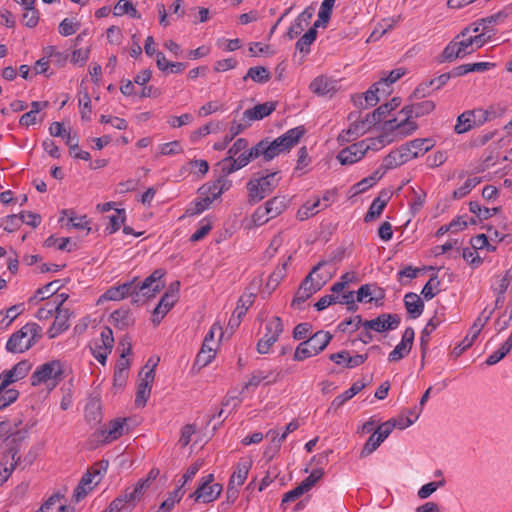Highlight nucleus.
Masks as SVG:
<instances>
[{
	"label": "nucleus",
	"mask_w": 512,
	"mask_h": 512,
	"mask_svg": "<svg viewBox=\"0 0 512 512\" xmlns=\"http://www.w3.org/2000/svg\"><path fill=\"white\" fill-rule=\"evenodd\" d=\"M126 421V418H116L111 420L107 427L100 431L103 441L105 443H110L120 438L125 431L128 430L126 427Z\"/></svg>",
	"instance_id": "6ab92c4d"
},
{
	"label": "nucleus",
	"mask_w": 512,
	"mask_h": 512,
	"mask_svg": "<svg viewBox=\"0 0 512 512\" xmlns=\"http://www.w3.org/2000/svg\"><path fill=\"white\" fill-rule=\"evenodd\" d=\"M367 358V354H357L355 356H351L350 353L346 350H342L340 352L329 355V359L331 361L337 365L344 364V367L349 369L362 365L367 360Z\"/></svg>",
	"instance_id": "a211bd4d"
},
{
	"label": "nucleus",
	"mask_w": 512,
	"mask_h": 512,
	"mask_svg": "<svg viewBox=\"0 0 512 512\" xmlns=\"http://www.w3.org/2000/svg\"><path fill=\"white\" fill-rule=\"evenodd\" d=\"M464 55L462 54L460 48L458 47V40H455V38L449 42V44L444 48L441 55L438 57V62H452L456 60L457 58H463Z\"/></svg>",
	"instance_id": "e433bc0d"
},
{
	"label": "nucleus",
	"mask_w": 512,
	"mask_h": 512,
	"mask_svg": "<svg viewBox=\"0 0 512 512\" xmlns=\"http://www.w3.org/2000/svg\"><path fill=\"white\" fill-rule=\"evenodd\" d=\"M270 219V214L265 204L263 206H259L252 215V221L256 226H261L267 223Z\"/></svg>",
	"instance_id": "e2e57ef3"
},
{
	"label": "nucleus",
	"mask_w": 512,
	"mask_h": 512,
	"mask_svg": "<svg viewBox=\"0 0 512 512\" xmlns=\"http://www.w3.org/2000/svg\"><path fill=\"white\" fill-rule=\"evenodd\" d=\"M113 13L115 16H122L124 14H128L132 18H141V15L138 13L132 2H130L129 0H119L114 7Z\"/></svg>",
	"instance_id": "c03bdc74"
},
{
	"label": "nucleus",
	"mask_w": 512,
	"mask_h": 512,
	"mask_svg": "<svg viewBox=\"0 0 512 512\" xmlns=\"http://www.w3.org/2000/svg\"><path fill=\"white\" fill-rule=\"evenodd\" d=\"M479 31V25H475L473 28L466 27L455 37V40H458V47L464 56L475 51L472 35H470V33H478Z\"/></svg>",
	"instance_id": "393cba45"
},
{
	"label": "nucleus",
	"mask_w": 512,
	"mask_h": 512,
	"mask_svg": "<svg viewBox=\"0 0 512 512\" xmlns=\"http://www.w3.org/2000/svg\"><path fill=\"white\" fill-rule=\"evenodd\" d=\"M91 100L90 96L86 89L84 91H79V106L82 107L81 110V117L83 120L89 121L91 119V106H90Z\"/></svg>",
	"instance_id": "5fc2aeb1"
},
{
	"label": "nucleus",
	"mask_w": 512,
	"mask_h": 512,
	"mask_svg": "<svg viewBox=\"0 0 512 512\" xmlns=\"http://www.w3.org/2000/svg\"><path fill=\"white\" fill-rule=\"evenodd\" d=\"M407 155L408 154H406V153H404V151H402V145H401L399 148L392 150L384 158L381 167L385 170L394 169V168L408 162Z\"/></svg>",
	"instance_id": "473e14b6"
},
{
	"label": "nucleus",
	"mask_w": 512,
	"mask_h": 512,
	"mask_svg": "<svg viewBox=\"0 0 512 512\" xmlns=\"http://www.w3.org/2000/svg\"><path fill=\"white\" fill-rule=\"evenodd\" d=\"M172 286L173 285H171L170 289L164 293L153 311V322L156 324L160 323L161 319L167 314V312L177 301L178 288L174 290Z\"/></svg>",
	"instance_id": "2eb2a0df"
},
{
	"label": "nucleus",
	"mask_w": 512,
	"mask_h": 512,
	"mask_svg": "<svg viewBox=\"0 0 512 512\" xmlns=\"http://www.w3.org/2000/svg\"><path fill=\"white\" fill-rule=\"evenodd\" d=\"M201 226L191 235L190 241L197 242L202 240L212 229V224L209 220L203 219L200 222Z\"/></svg>",
	"instance_id": "338daca9"
},
{
	"label": "nucleus",
	"mask_w": 512,
	"mask_h": 512,
	"mask_svg": "<svg viewBox=\"0 0 512 512\" xmlns=\"http://www.w3.org/2000/svg\"><path fill=\"white\" fill-rule=\"evenodd\" d=\"M63 379V367L60 361L53 360L46 362L36 368L31 376L32 386H38L42 383L55 387Z\"/></svg>",
	"instance_id": "0eeeda50"
},
{
	"label": "nucleus",
	"mask_w": 512,
	"mask_h": 512,
	"mask_svg": "<svg viewBox=\"0 0 512 512\" xmlns=\"http://www.w3.org/2000/svg\"><path fill=\"white\" fill-rule=\"evenodd\" d=\"M30 369H31V364L28 361L23 360V361H20L17 364H15L11 368V371L15 375L16 379L19 381L28 375Z\"/></svg>",
	"instance_id": "774afa93"
},
{
	"label": "nucleus",
	"mask_w": 512,
	"mask_h": 512,
	"mask_svg": "<svg viewBox=\"0 0 512 512\" xmlns=\"http://www.w3.org/2000/svg\"><path fill=\"white\" fill-rule=\"evenodd\" d=\"M474 112L471 110H467L460 114L457 118L456 125L454 126V131L457 134H463L468 132L475 126V119L473 118Z\"/></svg>",
	"instance_id": "c9c22d12"
},
{
	"label": "nucleus",
	"mask_w": 512,
	"mask_h": 512,
	"mask_svg": "<svg viewBox=\"0 0 512 512\" xmlns=\"http://www.w3.org/2000/svg\"><path fill=\"white\" fill-rule=\"evenodd\" d=\"M482 179L480 177H474V178H469L465 181V183L454 190L453 192V198L454 199H461L463 197H465L466 195H468L471 190L476 187L479 183H481Z\"/></svg>",
	"instance_id": "3c124183"
},
{
	"label": "nucleus",
	"mask_w": 512,
	"mask_h": 512,
	"mask_svg": "<svg viewBox=\"0 0 512 512\" xmlns=\"http://www.w3.org/2000/svg\"><path fill=\"white\" fill-rule=\"evenodd\" d=\"M400 322L401 318L398 314L383 313L375 319L365 320L363 327L365 329H371L375 332L382 333L396 329Z\"/></svg>",
	"instance_id": "1a4fd4ad"
},
{
	"label": "nucleus",
	"mask_w": 512,
	"mask_h": 512,
	"mask_svg": "<svg viewBox=\"0 0 512 512\" xmlns=\"http://www.w3.org/2000/svg\"><path fill=\"white\" fill-rule=\"evenodd\" d=\"M440 280L437 275L430 277L428 282L424 285L421 294L425 300H430L436 296L440 291Z\"/></svg>",
	"instance_id": "09e8293b"
},
{
	"label": "nucleus",
	"mask_w": 512,
	"mask_h": 512,
	"mask_svg": "<svg viewBox=\"0 0 512 512\" xmlns=\"http://www.w3.org/2000/svg\"><path fill=\"white\" fill-rule=\"evenodd\" d=\"M149 484V479H141L133 488L126 489L121 495H119V497L126 500V507L132 510L135 507L136 502L143 496L144 491Z\"/></svg>",
	"instance_id": "412c9836"
},
{
	"label": "nucleus",
	"mask_w": 512,
	"mask_h": 512,
	"mask_svg": "<svg viewBox=\"0 0 512 512\" xmlns=\"http://www.w3.org/2000/svg\"><path fill=\"white\" fill-rule=\"evenodd\" d=\"M265 206L268 209L270 217L273 219L286 210L287 201L285 197L276 196L268 200Z\"/></svg>",
	"instance_id": "79ce46f5"
},
{
	"label": "nucleus",
	"mask_w": 512,
	"mask_h": 512,
	"mask_svg": "<svg viewBox=\"0 0 512 512\" xmlns=\"http://www.w3.org/2000/svg\"><path fill=\"white\" fill-rule=\"evenodd\" d=\"M125 210L124 209H116V213L109 217V225L106 227V232L108 234H113L117 230H119L120 225L125 220Z\"/></svg>",
	"instance_id": "864d4df0"
},
{
	"label": "nucleus",
	"mask_w": 512,
	"mask_h": 512,
	"mask_svg": "<svg viewBox=\"0 0 512 512\" xmlns=\"http://www.w3.org/2000/svg\"><path fill=\"white\" fill-rule=\"evenodd\" d=\"M222 492V485L214 483L212 486H207L205 483H200L194 493L190 495L196 502L210 503L216 500Z\"/></svg>",
	"instance_id": "dca6fc26"
},
{
	"label": "nucleus",
	"mask_w": 512,
	"mask_h": 512,
	"mask_svg": "<svg viewBox=\"0 0 512 512\" xmlns=\"http://www.w3.org/2000/svg\"><path fill=\"white\" fill-rule=\"evenodd\" d=\"M389 199L390 196L388 195V193L382 191L379 194V196L372 201L369 210L364 217V221L371 222L374 219L378 218L381 215L384 208L386 207Z\"/></svg>",
	"instance_id": "cd10ccee"
},
{
	"label": "nucleus",
	"mask_w": 512,
	"mask_h": 512,
	"mask_svg": "<svg viewBox=\"0 0 512 512\" xmlns=\"http://www.w3.org/2000/svg\"><path fill=\"white\" fill-rule=\"evenodd\" d=\"M266 333L257 343V351L267 354L271 346L278 340L283 332V323L280 317H273L265 326Z\"/></svg>",
	"instance_id": "6e6552de"
},
{
	"label": "nucleus",
	"mask_w": 512,
	"mask_h": 512,
	"mask_svg": "<svg viewBox=\"0 0 512 512\" xmlns=\"http://www.w3.org/2000/svg\"><path fill=\"white\" fill-rule=\"evenodd\" d=\"M63 497L60 493L53 494L42 504L38 512H73L62 502Z\"/></svg>",
	"instance_id": "7c9ffc66"
},
{
	"label": "nucleus",
	"mask_w": 512,
	"mask_h": 512,
	"mask_svg": "<svg viewBox=\"0 0 512 512\" xmlns=\"http://www.w3.org/2000/svg\"><path fill=\"white\" fill-rule=\"evenodd\" d=\"M248 78L252 79L256 83H266L271 78L270 71L264 66H254L250 67L243 77V80H247Z\"/></svg>",
	"instance_id": "58836bf2"
},
{
	"label": "nucleus",
	"mask_w": 512,
	"mask_h": 512,
	"mask_svg": "<svg viewBox=\"0 0 512 512\" xmlns=\"http://www.w3.org/2000/svg\"><path fill=\"white\" fill-rule=\"evenodd\" d=\"M276 109V102L258 104L243 112V120L256 121L269 116Z\"/></svg>",
	"instance_id": "5701e85b"
},
{
	"label": "nucleus",
	"mask_w": 512,
	"mask_h": 512,
	"mask_svg": "<svg viewBox=\"0 0 512 512\" xmlns=\"http://www.w3.org/2000/svg\"><path fill=\"white\" fill-rule=\"evenodd\" d=\"M336 0H324L321 3L320 10L318 12V19L314 22L315 27H326L335 5Z\"/></svg>",
	"instance_id": "ea45409f"
},
{
	"label": "nucleus",
	"mask_w": 512,
	"mask_h": 512,
	"mask_svg": "<svg viewBox=\"0 0 512 512\" xmlns=\"http://www.w3.org/2000/svg\"><path fill=\"white\" fill-rule=\"evenodd\" d=\"M435 145V142L431 138H418L411 140L405 144H402V151L407 155V160H411L422 156L429 150H431Z\"/></svg>",
	"instance_id": "ddd939ff"
},
{
	"label": "nucleus",
	"mask_w": 512,
	"mask_h": 512,
	"mask_svg": "<svg viewBox=\"0 0 512 512\" xmlns=\"http://www.w3.org/2000/svg\"><path fill=\"white\" fill-rule=\"evenodd\" d=\"M415 332L412 327H407L402 335L401 341L389 353L388 360L390 362H398L407 356L414 342Z\"/></svg>",
	"instance_id": "f8f14e48"
},
{
	"label": "nucleus",
	"mask_w": 512,
	"mask_h": 512,
	"mask_svg": "<svg viewBox=\"0 0 512 512\" xmlns=\"http://www.w3.org/2000/svg\"><path fill=\"white\" fill-rule=\"evenodd\" d=\"M383 442V438H380L374 432L366 441L363 449L361 450L360 457L365 458L368 455L372 454Z\"/></svg>",
	"instance_id": "6e6d98bb"
},
{
	"label": "nucleus",
	"mask_w": 512,
	"mask_h": 512,
	"mask_svg": "<svg viewBox=\"0 0 512 512\" xmlns=\"http://www.w3.org/2000/svg\"><path fill=\"white\" fill-rule=\"evenodd\" d=\"M70 313L68 309H58L55 311V319L48 330L49 338H54L69 328Z\"/></svg>",
	"instance_id": "b1692460"
},
{
	"label": "nucleus",
	"mask_w": 512,
	"mask_h": 512,
	"mask_svg": "<svg viewBox=\"0 0 512 512\" xmlns=\"http://www.w3.org/2000/svg\"><path fill=\"white\" fill-rule=\"evenodd\" d=\"M279 180L278 172H271L265 175L260 172L253 174L246 185L249 203L256 204L271 194L278 186Z\"/></svg>",
	"instance_id": "20e7f679"
},
{
	"label": "nucleus",
	"mask_w": 512,
	"mask_h": 512,
	"mask_svg": "<svg viewBox=\"0 0 512 512\" xmlns=\"http://www.w3.org/2000/svg\"><path fill=\"white\" fill-rule=\"evenodd\" d=\"M384 132L378 137L371 138L368 140H362L363 148H365V152L369 150L377 151L382 149L385 145L392 143L397 139H401L394 129H387V121L383 126Z\"/></svg>",
	"instance_id": "4468645a"
},
{
	"label": "nucleus",
	"mask_w": 512,
	"mask_h": 512,
	"mask_svg": "<svg viewBox=\"0 0 512 512\" xmlns=\"http://www.w3.org/2000/svg\"><path fill=\"white\" fill-rule=\"evenodd\" d=\"M41 327L36 323H27L20 330L14 332L6 343L7 351L11 353H24L29 350L40 337Z\"/></svg>",
	"instance_id": "39448f33"
},
{
	"label": "nucleus",
	"mask_w": 512,
	"mask_h": 512,
	"mask_svg": "<svg viewBox=\"0 0 512 512\" xmlns=\"http://www.w3.org/2000/svg\"><path fill=\"white\" fill-rule=\"evenodd\" d=\"M317 28L315 24L311 27L297 42L296 49L303 54H308L310 52V46L316 40L317 37Z\"/></svg>",
	"instance_id": "a19ab883"
},
{
	"label": "nucleus",
	"mask_w": 512,
	"mask_h": 512,
	"mask_svg": "<svg viewBox=\"0 0 512 512\" xmlns=\"http://www.w3.org/2000/svg\"><path fill=\"white\" fill-rule=\"evenodd\" d=\"M512 283V267L506 271L501 277L495 278V283L492 284V290L496 294H505L510 284Z\"/></svg>",
	"instance_id": "49530a36"
},
{
	"label": "nucleus",
	"mask_w": 512,
	"mask_h": 512,
	"mask_svg": "<svg viewBox=\"0 0 512 512\" xmlns=\"http://www.w3.org/2000/svg\"><path fill=\"white\" fill-rule=\"evenodd\" d=\"M313 17V10L311 8H306L290 25L287 36L290 40L294 39L296 36L301 34L304 30V27L307 26L310 20Z\"/></svg>",
	"instance_id": "bb28decb"
},
{
	"label": "nucleus",
	"mask_w": 512,
	"mask_h": 512,
	"mask_svg": "<svg viewBox=\"0 0 512 512\" xmlns=\"http://www.w3.org/2000/svg\"><path fill=\"white\" fill-rule=\"evenodd\" d=\"M18 449L15 447H11L9 449V454H11V462L8 460L0 463V482L3 484L7 481L12 471L15 469L17 464L20 461V457L18 456Z\"/></svg>",
	"instance_id": "72a5a7b5"
},
{
	"label": "nucleus",
	"mask_w": 512,
	"mask_h": 512,
	"mask_svg": "<svg viewBox=\"0 0 512 512\" xmlns=\"http://www.w3.org/2000/svg\"><path fill=\"white\" fill-rule=\"evenodd\" d=\"M60 287V280L51 281L48 284L44 285L43 287L37 289L35 296L32 297L30 301L36 298H39V300H44L52 296L54 297V295L58 292Z\"/></svg>",
	"instance_id": "a18cd8bd"
},
{
	"label": "nucleus",
	"mask_w": 512,
	"mask_h": 512,
	"mask_svg": "<svg viewBox=\"0 0 512 512\" xmlns=\"http://www.w3.org/2000/svg\"><path fill=\"white\" fill-rule=\"evenodd\" d=\"M366 154L365 148H363V142L359 141L342 149L338 155L337 159L342 165L353 164L359 160H361Z\"/></svg>",
	"instance_id": "aec40b11"
},
{
	"label": "nucleus",
	"mask_w": 512,
	"mask_h": 512,
	"mask_svg": "<svg viewBox=\"0 0 512 512\" xmlns=\"http://www.w3.org/2000/svg\"><path fill=\"white\" fill-rule=\"evenodd\" d=\"M219 189V184L216 181L208 182L204 185H202L198 189V193L200 195H207L209 198L214 201L215 199L219 198L222 194H218L217 190Z\"/></svg>",
	"instance_id": "680f3d73"
},
{
	"label": "nucleus",
	"mask_w": 512,
	"mask_h": 512,
	"mask_svg": "<svg viewBox=\"0 0 512 512\" xmlns=\"http://www.w3.org/2000/svg\"><path fill=\"white\" fill-rule=\"evenodd\" d=\"M252 466V461L247 458H242L238 462L233 474L229 479V483L236 486H242L247 479L249 470Z\"/></svg>",
	"instance_id": "c756f323"
},
{
	"label": "nucleus",
	"mask_w": 512,
	"mask_h": 512,
	"mask_svg": "<svg viewBox=\"0 0 512 512\" xmlns=\"http://www.w3.org/2000/svg\"><path fill=\"white\" fill-rule=\"evenodd\" d=\"M446 481L444 478H442L441 480L439 481H434V482H429L425 485H423L419 490H418V497L420 499H426L428 498L431 494H433L438 488L440 487H443L445 485Z\"/></svg>",
	"instance_id": "4d7b16f0"
},
{
	"label": "nucleus",
	"mask_w": 512,
	"mask_h": 512,
	"mask_svg": "<svg viewBox=\"0 0 512 512\" xmlns=\"http://www.w3.org/2000/svg\"><path fill=\"white\" fill-rule=\"evenodd\" d=\"M157 363H154L152 367L144 372V375L141 376V380L137 386L135 405L137 407H144L147 403V400L150 397L152 390V383L155 378V368Z\"/></svg>",
	"instance_id": "9b49d317"
},
{
	"label": "nucleus",
	"mask_w": 512,
	"mask_h": 512,
	"mask_svg": "<svg viewBox=\"0 0 512 512\" xmlns=\"http://www.w3.org/2000/svg\"><path fill=\"white\" fill-rule=\"evenodd\" d=\"M404 305L409 316L413 319L418 318L424 310L422 299L413 292H409L404 296Z\"/></svg>",
	"instance_id": "2f4dec72"
},
{
	"label": "nucleus",
	"mask_w": 512,
	"mask_h": 512,
	"mask_svg": "<svg viewBox=\"0 0 512 512\" xmlns=\"http://www.w3.org/2000/svg\"><path fill=\"white\" fill-rule=\"evenodd\" d=\"M130 296L133 300V282H125L122 285L109 288L103 295L102 298L106 300H122L125 297Z\"/></svg>",
	"instance_id": "c85d7f7f"
},
{
	"label": "nucleus",
	"mask_w": 512,
	"mask_h": 512,
	"mask_svg": "<svg viewBox=\"0 0 512 512\" xmlns=\"http://www.w3.org/2000/svg\"><path fill=\"white\" fill-rule=\"evenodd\" d=\"M310 89L319 96L332 95L336 91V82L328 77L319 76L311 82Z\"/></svg>",
	"instance_id": "a878e982"
},
{
	"label": "nucleus",
	"mask_w": 512,
	"mask_h": 512,
	"mask_svg": "<svg viewBox=\"0 0 512 512\" xmlns=\"http://www.w3.org/2000/svg\"><path fill=\"white\" fill-rule=\"evenodd\" d=\"M222 328L214 324L206 334L202 347L195 359V365L199 367L207 366L215 357L216 349L211 345L214 341L215 331H221Z\"/></svg>",
	"instance_id": "9d476101"
},
{
	"label": "nucleus",
	"mask_w": 512,
	"mask_h": 512,
	"mask_svg": "<svg viewBox=\"0 0 512 512\" xmlns=\"http://www.w3.org/2000/svg\"><path fill=\"white\" fill-rule=\"evenodd\" d=\"M18 397V390L0 386V410L14 403Z\"/></svg>",
	"instance_id": "8fccbe9b"
},
{
	"label": "nucleus",
	"mask_w": 512,
	"mask_h": 512,
	"mask_svg": "<svg viewBox=\"0 0 512 512\" xmlns=\"http://www.w3.org/2000/svg\"><path fill=\"white\" fill-rule=\"evenodd\" d=\"M474 112L473 118L475 119V126H481L487 121H490L493 118H496L498 115L493 107L489 109H474L471 110Z\"/></svg>",
	"instance_id": "603ef678"
},
{
	"label": "nucleus",
	"mask_w": 512,
	"mask_h": 512,
	"mask_svg": "<svg viewBox=\"0 0 512 512\" xmlns=\"http://www.w3.org/2000/svg\"><path fill=\"white\" fill-rule=\"evenodd\" d=\"M133 303L134 304H144L146 301L154 298L157 293H159L165 285H155V288L147 287L146 284L136 282V279H133Z\"/></svg>",
	"instance_id": "f3484780"
},
{
	"label": "nucleus",
	"mask_w": 512,
	"mask_h": 512,
	"mask_svg": "<svg viewBox=\"0 0 512 512\" xmlns=\"http://www.w3.org/2000/svg\"><path fill=\"white\" fill-rule=\"evenodd\" d=\"M331 261L321 260L315 265L310 273L301 282L293 300L291 303L292 307H299L313 294L318 292L331 278L332 274L327 273L325 276H319V279H314L313 275L319 272L324 266L329 264Z\"/></svg>",
	"instance_id": "7ed1b4c3"
},
{
	"label": "nucleus",
	"mask_w": 512,
	"mask_h": 512,
	"mask_svg": "<svg viewBox=\"0 0 512 512\" xmlns=\"http://www.w3.org/2000/svg\"><path fill=\"white\" fill-rule=\"evenodd\" d=\"M383 92L382 85H378V82L374 83L369 90H367L364 94V101L366 102V106H375L379 102V97L377 95L378 92Z\"/></svg>",
	"instance_id": "052dcab7"
},
{
	"label": "nucleus",
	"mask_w": 512,
	"mask_h": 512,
	"mask_svg": "<svg viewBox=\"0 0 512 512\" xmlns=\"http://www.w3.org/2000/svg\"><path fill=\"white\" fill-rule=\"evenodd\" d=\"M260 157V155L255 154V146H253L251 149H249L248 152H243L241 154H238L236 158L234 157L233 162L239 169H241L248 165L252 160Z\"/></svg>",
	"instance_id": "13d9d810"
},
{
	"label": "nucleus",
	"mask_w": 512,
	"mask_h": 512,
	"mask_svg": "<svg viewBox=\"0 0 512 512\" xmlns=\"http://www.w3.org/2000/svg\"><path fill=\"white\" fill-rule=\"evenodd\" d=\"M406 73V70L404 68H397L392 71H390L389 74H384L380 80L378 81V85H382L383 87V93L389 94L390 93V85L399 80L402 76H404Z\"/></svg>",
	"instance_id": "37998d69"
},
{
	"label": "nucleus",
	"mask_w": 512,
	"mask_h": 512,
	"mask_svg": "<svg viewBox=\"0 0 512 512\" xmlns=\"http://www.w3.org/2000/svg\"><path fill=\"white\" fill-rule=\"evenodd\" d=\"M331 339L332 335L329 332H316L296 347L293 359L295 361H303L307 358L318 355L328 346Z\"/></svg>",
	"instance_id": "423d86ee"
},
{
	"label": "nucleus",
	"mask_w": 512,
	"mask_h": 512,
	"mask_svg": "<svg viewBox=\"0 0 512 512\" xmlns=\"http://www.w3.org/2000/svg\"><path fill=\"white\" fill-rule=\"evenodd\" d=\"M305 133L306 129L304 126H297L289 129L274 140L265 138L255 145V154L260 155L266 162L271 161L281 153L289 152L299 143Z\"/></svg>",
	"instance_id": "f257e3e1"
},
{
	"label": "nucleus",
	"mask_w": 512,
	"mask_h": 512,
	"mask_svg": "<svg viewBox=\"0 0 512 512\" xmlns=\"http://www.w3.org/2000/svg\"><path fill=\"white\" fill-rule=\"evenodd\" d=\"M248 141L244 138L237 139L228 150V159L236 157L238 154L248 152Z\"/></svg>",
	"instance_id": "69168bd1"
},
{
	"label": "nucleus",
	"mask_w": 512,
	"mask_h": 512,
	"mask_svg": "<svg viewBox=\"0 0 512 512\" xmlns=\"http://www.w3.org/2000/svg\"><path fill=\"white\" fill-rule=\"evenodd\" d=\"M401 104L399 97H394L390 102L384 103L376 108L372 113L367 114L366 121L369 126H374L379 123L387 114L395 110Z\"/></svg>",
	"instance_id": "4be33fe9"
},
{
	"label": "nucleus",
	"mask_w": 512,
	"mask_h": 512,
	"mask_svg": "<svg viewBox=\"0 0 512 512\" xmlns=\"http://www.w3.org/2000/svg\"><path fill=\"white\" fill-rule=\"evenodd\" d=\"M212 200L207 195H200L193 202L189 204L186 209V215L194 216L204 212L212 204Z\"/></svg>",
	"instance_id": "4c0bfd02"
},
{
	"label": "nucleus",
	"mask_w": 512,
	"mask_h": 512,
	"mask_svg": "<svg viewBox=\"0 0 512 512\" xmlns=\"http://www.w3.org/2000/svg\"><path fill=\"white\" fill-rule=\"evenodd\" d=\"M323 474V469H314L310 473V475L307 478H305L299 485L303 488V490L306 493L309 490H311L313 486H315V484L322 478Z\"/></svg>",
	"instance_id": "bf43d9fd"
},
{
	"label": "nucleus",
	"mask_w": 512,
	"mask_h": 512,
	"mask_svg": "<svg viewBox=\"0 0 512 512\" xmlns=\"http://www.w3.org/2000/svg\"><path fill=\"white\" fill-rule=\"evenodd\" d=\"M435 107V103L431 100H425L406 105L400 111V113L405 115V118L400 122H398L395 118L388 120L387 129L396 130L400 138L411 135L418 129V125L416 122L411 121L410 119L413 117L419 118L428 115L435 109Z\"/></svg>",
	"instance_id": "f03ea898"
},
{
	"label": "nucleus",
	"mask_w": 512,
	"mask_h": 512,
	"mask_svg": "<svg viewBox=\"0 0 512 512\" xmlns=\"http://www.w3.org/2000/svg\"><path fill=\"white\" fill-rule=\"evenodd\" d=\"M368 121L366 118L360 121H355L350 125V127L346 130V134H351L353 137L357 138L360 135H363L367 129H369Z\"/></svg>",
	"instance_id": "0e129e2a"
},
{
	"label": "nucleus",
	"mask_w": 512,
	"mask_h": 512,
	"mask_svg": "<svg viewBox=\"0 0 512 512\" xmlns=\"http://www.w3.org/2000/svg\"><path fill=\"white\" fill-rule=\"evenodd\" d=\"M321 200L319 198L315 199L313 202L307 201L298 211L297 218L300 221H304L309 217L318 213L319 210L317 208L320 206Z\"/></svg>",
	"instance_id": "de8ad7c7"
},
{
	"label": "nucleus",
	"mask_w": 512,
	"mask_h": 512,
	"mask_svg": "<svg viewBox=\"0 0 512 512\" xmlns=\"http://www.w3.org/2000/svg\"><path fill=\"white\" fill-rule=\"evenodd\" d=\"M110 317L114 325L119 329H125L134 324V318L128 308L115 310Z\"/></svg>",
	"instance_id": "f704fd0d"
}]
</instances>
